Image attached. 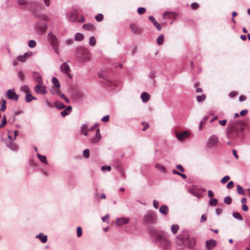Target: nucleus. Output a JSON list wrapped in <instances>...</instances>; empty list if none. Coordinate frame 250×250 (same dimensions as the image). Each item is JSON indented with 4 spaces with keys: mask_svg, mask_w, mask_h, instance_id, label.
Segmentation results:
<instances>
[{
    "mask_svg": "<svg viewBox=\"0 0 250 250\" xmlns=\"http://www.w3.org/2000/svg\"><path fill=\"white\" fill-rule=\"evenodd\" d=\"M83 27L84 29L87 30H94L95 29L94 26L92 24H83Z\"/></svg>",
    "mask_w": 250,
    "mask_h": 250,
    "instance_id": "nucleus-30",
    "label": "nucleus"
},
{
    "mask_svg": "<svg viewBox=\"0 0 250 250\" xmlns=\"http://www.w3.org/2000/svg\"><path fill=\"white\" fill-rule=\"evenodd\" d=\"M164 35L161 34L160 35L158 38L157 39V43L158 45H161L164 42Z\"/></svg>",
    "mask_w": 250,
    "mask_h": 250,
    "instance_id": "nucleus-37",
    "label": "nucleus"
},
{
    "mask_svg": "<svg viewBox=\"0 0 250 250\" xmlns=\"http://www.w3.org/2000/svg\"><path fill=\"white\" fill-rule=\"evenodd\" d=\"M233 185H234L233 182L232 181H230L229 182V183H228V184L227 185V188L228 189H230L233 188Z\"/></svg>",
    "mask_w": 250,
    "mask_h": 250,
    "instance_id": "nucleus-57",
    "label": "nucleus"
},
{
    "mask_svg": "<svg viewBox=\"0 0 250 250\" xmlns=\"http://www.w3.org/2000/svg\"><path fill=\"white\" fill-rule=\"evenodd\" d=\"M176 167L181 171V172H184L185 169L181 165L178 164L176 166Z\"/></svg>",
    "mask_w": 250,
    "mask_h": 250,
    "instance_id": "nucleus-59",
    "label": "nucleus"
},
{
    "mask_svg": "<svg viewBox=\"0 0 250 250\" xmlns=\"http://www.w3.org/2000/svg\"><path fill=\"white\" fill-rule=\"evenodd\" d=\"M54 105L59 110H62L65 108V105L61 102H55Z\"/></svg>",
    "mask_w": 250,
    "mask_h": 250,
    "instance_id": "nucleus-28",
    "label": "nucleus"
},
{
    "mask_svg": "<svg viewBox=\"0 0 250 250\" xmlns=\"http://www.w3.org/2000/svg\"><path fill=\"white\" fill-rule=\"evenodd\" d=\"M102 170L104 171H105V170H107V171H110L111 170V167L110 166H102Z\"/></svg>",
    "mask_w": 250,
    "mask_h": 250,
    "instance_id": "nucleus-56",
    "label": "nucleus"
},
{
    "mask_svg": "<svg viewBox=\"0 0 250 250\" xmlns=\"http://www.w3.org/2000/svg\"><path fill=\"white\" fill-rule=\"evenodd\" d=\"M78 15L79 12L76 9H74L68 17L69 20L72 22L79 21Z\"/></svg>",
    "mask_w": 250,
    "mask_h": 250,
    "instance_id": "nucleus-12",
    "label": "nucleus"
},
{
    "mask_svg": "<svg viewBox=\"0 0 250 250\" xmlns=\"http://www.w3.org/2000/svg\"><path fill=\"white\" fill-rule=\"evenodd\" d=\"M100 140L101 139H99L98 137H95L93 138H91L90 140V142L91 144H96L99 142Z\"/></svg>",
    "mask_w": 250,
    "mask_h": 250,
    "instance_id": "nucleus-47",
    "label": "nucleus"
},
{
    "mask_svg": "<svg viewBox=\"0 0 250 250\" xmlns=\"http://www.w3.org/2000/svg\"><path fill=\"white\" fill-rule=\"evenodd\" d=\"M236 92L235 91L230 92L229 95V96L230 98H234L236 95Z\"/></svg>",
    "mask_w": 250,
    "mask_h": 250,
    "instance_id": "nucleus-63",
    "label": "nucleus"
},
{
    "mask_svg": "<svg viewBox=\"0 0 250 250\" xmlns=\"http://www.w3.org/2000/svg\"><path fill=\"white\" fill-rule=\"evenodd\" d=\"M37 98L31 94L27 93L25 95V100L26 103H29L32 100H36Z\"/></svg>",
    "mask_w": 250,
    "mask_h": 250,
    "instance_id": "nucleus-25",
    "label": "nucleus"
},
{
    "mask_svg": "<svg viewBox=\"0 0 250 250\" xmlns=\"http://www.w3.org/2000/svg\"><path fill=\"white\" fill-rule=\"evenodd\" d=\"M155 167L156 169L162 173H165L166 172V168L163 165H161L159 164H156L155 166Z\"/></svg>",
    "mask_w": 250,
    "mask_h": 250,
    "instance_id": "nucleus-27",
    "label": "nucleus"
},
{
    "mask_svg": "<svg viewBox=\"0 0 250 250\" xmlns=\"http://www.w3.org/2000/svg\"><path fill=\"white\" fill-rule=\"evenodd\" d=\"M153 206L155 208L157 209L159 207L158 202L156 200H154L153 201Z\"/></svg>",
    "mask_w": 250,
    "mask_h": 250,
    "instance_id": "nucleus-61",
    "label": "nucleus"
},
{
    "mask_svg": "<svg viewBox=\"0 0 250 250\" xmlns=\"http://www.w3.org/2000/svg\"><path fill=\"white\" fill-rule=\"evenodd\" d=\"M28 45L31 48H34L36 45V42L33 40H31L28 42Z\"/></svg>",
    "mask_w": 250,
    "mask_h": 250,
    "instance_id": "nucleus-44",
    "label": "nucleus"
},
{
    "mask_svg": "<svg viewBox=\"0 0 250 250\" xmlns=\"http://www.w3.org/2000/svg\"><path fill=\"white\" fill-rule=\"evenodd\" d=\"M206 96L205 94H203L201 95H198L196 97L198 102L200 103L204 101L206 99Z\"/></svg>",
    "mask_w": 250,
    "mask_h": 250,
    "instance_id": "nucleus-35",
    "label": "nucleus"
},
{
    "mask_svg": "<svg viewBox=\"0 0 250 250\" xmlns=\"http://www.w3.org/2000/svg\"><path fill=\"white\" fill-rule=\"evenodd\" d=\"M224 201L226 204L230 205L232 202V199L230 196H228L224 198Z\"/></svg>",
    "mask_w": 250,
    "mask_h": 250,
    "instance_id": "nucleus-39",
    "label": "nucleus"
},
{
    "mask_svg": "<svg viewBox=\"0 0 250 250\" xmlns=\"http://www.w3.org/2000/svg\"><path fill=\"white\" fill-rule=\"evenodd\" d=\"M129 218L127 217H121L118 218L115 222V225L117 226H121L126 224L129 222Z\"/></svg>",
    "mask_w": 250,
    "mask_h": 250,
    "instance_id": "nucleus-14",
    "label": "nucleus"
},
{
    "mask_svg": "<svg viewBox=\"0 0 250 250\" xmlns=\"http://www.w3.org/2000/svg\"><path fill=\"white\" fill-rule=\"evenodd\" d=\"M120 172L121 174V176L122 178H125L126 177L125 171L124 169L122 168H120Z\"/></svg>",
    "mask_w": 250,
    "mask_h": 250,
    "instance_id": "nucleus-62",
    "label": "nucleus"
},
{
    "mask_svg": "<svg viewBox=\"0 0 250 250\" xmlns=\"http://www.w3.org/2000/svg\"><path fill=\"white\" fill-rule=\"evenodd\" d=\"M207 248L210 250L215 247L217 245V242L213 239H210L206 242Z\"/></svg>",
    "mask_w": 250,
    "mask_h": 250,
    "instance_id": "nucleus-18",
    "label": "nucleus"
},
{
    "mask_svg": "<svg viewBox=\"0 0 250 250\" xmlns=\"http://www.w3.org/2000/svg\"><path fill=\"white\" fill-rule=\"evenodd\" d=\"M83 155L84 157L85 158H88L89 157V149L87 148L83 150Z\"/></svg>",
    "mask_w": 250,
    "mask_h": 250,
    "instance_id": "nucleus-48",
    "label": "nucleus"
},
{
    "mask_svg": "<svg viewBox=\"0 0 250 250\" xmlns=\"http://www.w3.org/2000/svg\"><path fill=\"white\" fill-rule=\"evenodd\" d=\"M82 235V229L81 227H78L77 229V236L80 237Z\"/></svg>",
    "mask_w": 250,
    "mask_h": 250,
    "instance_id": "nucleus-50",
    "label": "nucleus"
},
{
    "mask_svg": "<svg viewBox=\"0 0 250 250\" xmlns=\"http://www.w3.org/2000/svg\"><path fill=\"white\" fill-rule=\"evenodd\" d=\"M208 116H205L203 119L200 121V125H199V129L200 130H201L202 129V125L203 124H204L206 120H208Z\"/></svg>",
    "mask_w": 250,
    "mask_h": 250,
    "instance_id": "nucleus-43",
    "label": "nucleus"
},
{
    "mask_svg": "<svg viewBox=\"0 0 250 250\" xmlns=\"http://www.w3.org/2000/svg\"><path fill=\"white\" fill-rule=\"evenodd\" d=\"M6 122H7L6 118L5 116H3L2 117V123L0 125V127H2L3 126H4L5 125V124H6Z\"/></svg>",
    "mask_w": 250,
    "mask_h": 250,
    "instance_id": "nucleus-52",
    "label": "nucleus"
},
{
    "mask_svg": "<svg viewBox=\"0 0 250 250\" xmlns=\"http://www.w3.org/2000/svg\"><path fill=\"white\" fill-rule=\"evenodd\" d=\"M11 131H8L7 138L2 139L1 141L3 142L6 146L12 151H16V143H15L14 138L11 135Z\"/></svg>",
    "mask_w": 250,
    "mask_h": 250,
    "instance_id": "nucleus-5",
    "label": "nucleus"
},
{
    "mask_svg": "<svg viewBox=\"0 0 250 250\" xmlns=\"http://www.w3.org/2000/svg\"><path fill=\"white\" fill-rule=\"evenodd\" d=\"M219 139L218 137L215 135H211L208 140L206 147L208 148H211L217 146Z\"/></svg>",
    "mask_w": 250,
    "mask_h": 250,
    "instance_id": "nucleus-8",
    "label": "nucleus"
},
{
    "mask_svg": "<svg viewBox=\"0 0 250 250\" xmlns=\"http://www.w3.org/2000/svg\"><path fill=\"white\" fill-rule=\"evenodd\" d=\"M157 220L156 212L152 210L147 211L144 216V221L148 224H155Z\"/></svg>",
    "mask_w": 250,
    "mask_h": 250,
    "instance_id": "nucleus-6",
    "label": "nucleus"
},
{
    "mask_svg": "<svg viewBox=\"0 0 250 250\" xmlns=\"http://www.w3.org/2000/svg\"><path fill=\"white\" fill-rule=\"evenodd\" d=\"M18 76L19 79L21 81L23 82L25 79V76L24 72L22 71H19L18 72Z\"/></svg>",
    "mask_w": 250,
    "mask_h": 250,
    "instance_id": "nucleus-36",
    "label": "nucleus"
},
{
    "mask_svg": "<svg viewBox=\"0 0 250 250\" xmlns=\"http://www.w3.org/2000/svg\"><path fill=\"white\" fill-rule=\"evenodd\" d=\"M7 96L10 100H16V92H15V89H8L7 91Z\"/></svg>",
    "mask_w": 250,
    "mask_h": 250,
    "instance_id": "nucleus-19",
    "label": "nucleus"
},
{
    "mask_svg": "<svg viewBox=\"0 0 250 250\" xmlns=\"http://www.w3.org/2000/svg\"><path fill=\"white\" fill-rule=\"evenodd\" d=\"M97 21H101L104 19V16L102 14H98L95 17Z\"/></svg>",
    "mask_w": 250,
    "mask_h": 250,
    "instance_id": "nucleus-45",
    "label": "nucleus"
},
{
    "mask_svg": "<svg viewBox=\"0 0 250 250\" xmlns=\"http://www.w3.org/2000/svg\"><path fill=\"white\" fill-rule=\"evenodd\" d=\"M146 11L145 8L143 7H139L137 9V12L139 15L143 14Z\"/></svg>",
    "mask_w": 250,
    "mask_h": 250,
    "instance_id": "nucleus-49",
    "label": "nucleus"
},
{
    "mask_svg": "<svg viewBox=\"0 0 250 250\" xmlns=\"http://www.w3.org/2000/svg\"><path fill=\"white\" fill-rule=\"evenodd\" d=\"M141 98L143 102L146 103L150 99V95L146 92H143L141 94Z\"/></svg>",
    "mask_w": 250,
    "mask_h": 250,
    "instance_id": "nucleus-24",
    "label": "nucleus"
},
{
    "mask_svg": "<svg viewBox=\"0 0 250 250\" xmlns=\"http://www.w3.org/2000/svg\"><path fill=\"white\" fill-rule=\"evenodd\" d=\"M59 89V88H57L54 90H51L52 94L59 96L61 94V91Z\"/></svg>",
    "mask_w": 250,
    "mask_h": 250,
    "instance_id": "nucleus-53",
    "label": "nucleus"
},
{
    "mask_svg": "<svg viewBox=\"0 0 250 250\" xmlns=\"http://www.w3.org/2000/svg\"><path fill=\"white\" fill-rule=\"evenodd\" d=\"M232 216L234 218L239 221H242L243 219V217L238 212H233L232 213Z\"/></svg>",
    "mask_w": 250,
    "mask_h": 250,
    "instance_id": "nucleus-32",
    "label": "nucleus"
},
{
    "mask_svg": "<svg viewBox=\"0 0 250 250\" xmlns=\"http://www.w3.org/2000/svg\"><path fill=\"white\" fill-rule=\"evenodd\" d=\"M237 193L239 194L245 195V191L243 188L240 185H237Z\"/></svg>",
    "mask_w": 250,
    "mask_h": 250,
    "instance_id": "nucleus-38",
    "label": "nucleus"
},
{
    "mask_svg": "<svg viewBox=\"0 0 250 250\" xmlns=\"http://www.w3.org/2000/svg\"><path fill=\"white\" fill-rule=\"evenodd\" d=\"M47 39H48V41L50 42L51 45L53 44L54 43H56L58 42L57 38L51 32L48 33V36H47Z\"/></svg>",
    "mask_w": 250,
    "mask_h": 250,
    "instance_id": "nucleus-16",
    "label": "nucleus"
},
{
    "mask_svg": "<svg viewBox=\"0 0 250 250\" xmlns=\"http://www.w3.org/2000/svg\"><path fill=\"white\" fill-rule=\"evenodd\" d=\"M228 125L230 126L227 131V137L229 139L234 140L241 136V133H242L243 132V128H242L241 129L236 128L233 125L232 121L229 122Z\"/></svg>",
    "mask_w": 250,
    "mask_h": 250,
    "instance_id": "nucleus-3",
    "label": "nucleus"
},
{
    "mask_svg": "<svg viewBox=\"0 0 250 250\" xmlns=\"http://www.w3.org/2000/svg\"><path fill=\"white\" fill-rule=\"evenodd\" d=\"M35 29L39 34H43L46 32L47 28V24L46 23H42L40 21H37L35 23Z\"/></svg>",
    "mask_w": 250,
    "mask_h": 250,
    "instance_id": "nucleus-9",
    "label": "nucleus"
},
{
    "mask_svg": "<svg viewBox=\"0 0 250 250\" xmlns=\"http://www.w3.org/2000/svg\"><path fill=\"white\" fill-rule=\"evenodd\" d=\"M88 125L87 124H83L81 129V131L82 132L87 131Z\"/></svg>",
    "mask_w": 250,
    "mask_h": 250,
    "instance_id": "nucleus-54",
    "label": "nucleus"
},
{
    "mask_svg": "<svg viewBox=\"0 0 250 250\" xmlns=\"http://www.w3.org/2000/svg\"><path fill=\"white\" fill-rule=\"evenodd\" d=\"M147 231L150 236L160 248L164 250H168L170 248L171 242L165 232L160 231L153 227H148Z\"/></svg>",
    "mask_w": 250,
    "mask_h": 250,
    "instance_id": "nucleus-1",
    "label": "nucleus"
},
{
    "mask_svg": "<svg viewBox=\"0 0 250 250\" xmlns=\"http://www.w3.org/2000/svg\"><path fill=\"white\" fill-rule=\"evenodd\" d=\"M6 102L5 100H2V103H1V107H0V110L2 112L4 111L6 109Z\"/></svg>",
    "mask_w": 250,
    "mask_h": 250,
    "instance_id": "nucleus-46",
    "label": "nucleus"
},
{
    "mask_svg": "<svg viewBox=\"0 0 250 250\" xmlns=\"http://www.w3.org/2000/svg\"><path fill=\"white\" fill-rule=\"evenodd\" d=\"M33 15L36 19H41L45 21H50V18L46 15L36 13L35 9L33 10Z\"/></svg>",
    "mask_w": 250,
    "mask_h": 250,
    "instance_id": "nucleus-15",
    "label": "nucleus"
},
{
    "mask_svg": "<svg viewBox=\"0 0 250 250\" xmlns=\"http://www.w3.org/2000/svg\"><path fill=\"white\" fill-rule=\"evenodd\" d=\"M218 202V199L216 198H211L209 199V205L210 206H216Z\"/></svg>",
    "mask_w": 250,
    "mask_h": 250,
    "instance_id": "nucleus-34",
    "label": "nucleus"
},
{
    "mask_svg": "<svg viewBox=\"0 0 250 250\" xmlns=\"http://www.w3.org/2000/svg\"><path fill=\"white\" fill-rule=\"evenodd\" d=\"M230 179V177L228 175L224 176L221 180V183L222 184H225Z\"/></svg>",
    "mask_w": 250,
    "mask_h": 250,
    "instance_id": "nucleus-51",
    "label": "nucleus"
},
{
    "mask_svg": "<svg viewBox=\"0 0 250 250\" xmlns=\"http://www.w3.org/2000/svg\"><path fill=\"white\" fill-rule=\"evenodd\" d=\"M36 238L39 239L43 243H46L47 241V236L46 235H43L42 233H39L36 236Z\"/></svg>",
    "mask_w": 250,
    "mask_h": 250,
    "instance_id": "nucleus-23",
    "label": "nucleus"
},
{
    "mask_svg": "<svg viewBox=\"0 0 250 250\" xmlns=\"http://www.w3.org/2000/svg\"><path fill=\"white\" fill-rule=\"evenodd\" d=\"M109 116L106 115L102 118V121L104 122H107L109 121Z\"/></svg>",
    "mask_w": 250,
    "mask_h": 250,
    "instance_id": "nucleus-64",
    "label": "nucleus"
},
{
    "mask_svg": "<svg viewBox=\"0 0 250 250\" xmlns=\"http://www.w3.org/2000/svg\"><path fill=\"white\" fill-rule=\"evenodd\" d=\"M176 243L177 245L181 247L180 249H183L184 247L192 248L195 245L196 241L193 237L183 235L178 236L177 237Z\"/></svg>",
    "mask_w": 250,
    "mask_h": 250,
    "instance_id": "nucleus-2",
    "label": "nucleus"
},
{
    "mask_svg": "<svg viewBox=\"0 0 250 250\" xmlns=\"http://www.w3.org/2000/svg\"><path fill=\"white\" fill-rule=\"evenodd\" d=\"M168 207L167 205H163L160 208L159 211L163 215H166L168 213Z\"/></svg>",
    "mask_w": 250,
    "mask_h": 250,
    "instance_id": "nucleus-22",
    "label": "nucleus"
},
{
    "mask_svg": "<svg viewBox=\"0 0 250 250\" xmlns=\"http://www.w3.org/2000/svg\"><path fill=\"white\" fill-rule=\"evenodd\" d=\"M179 227L177 224L172 225L171 226V230L173 234L176 233L178 230H179Z\"/></svg>",
    "mask_w": 250,
    "mask_h": 250,
    "instance_id": "nucleus-33",
    "label": "nucleus"
},
{
    "mask_svg": "<svg viewBox=\"0 0 250 250\" xmlns=\"http://www.w3.org/2000/svg\"><path fill=\"white\" fill-rule=\"evenodd\" d=\"M95 136L96 137H98L99 139H101L102 136L100 133V128H97Z\"/></svg>",
    "mask_w": 250,
    "mask_h": 250,
    "instance_id": "nucleus-60",
    "label": "nucleus"
},
{
    "mask_svg": "<svg viewBox=\"0 0 250 250\" xmlns=\"http://www.w3.org/2000/svg\"><path fill=\"white\" fill-rule=\"evenodd\" d=\"M148 19L153 24L154 26L156 28L157 30L160 31L162 29V26H161V24L157 21L155 19V18L153 16H149L148 17Z\"/></svg>",
    "mask_w": 250,
    "mask_h": 250,
    "instance_id": "nucleus-17",
    "label": "nucleus"
},
{
    "mask_svg": "<svg viewBox=\"0 0 250 250\" xmlns=\"http://www.w3.org/2000/svg\"><path fill=\"white\" fill-rule=\"evenodd\" d=\"M199 6V4L196 2H193L191 4V8L193 10L197 9Z\"/></svg>",
    "mask_w": 250,
    "mask_h": 250,
    "instance_id": "nucleus-55",
    "label": "nucleus"
},
{
    "mask_svg": "<svg viewBox=\"0 0 250 250\" xmlns=\"http://www.w3.org/2000/svg\"><path fill=\"white\" fill-rule=\"evenodd\" d=\"M38 84L34 87V90L38 94L44 95L47 93V90L45 86H42V81L41 76H39V80H37Z\"/></svg>",
    "mask_w": 250,
    "mask_h": 250,
    "instance_id": "nucleus-7",
    "label": "nucleus"
},
{
    "mask_svg": "<svg viewBox=\"0 0 250 250\" xmlns=\"http://www.w3.org/2000/svg\"><path fill=\"white\" fill-rule=\"evenodd\" d=\"M31 10L33 14V10L35 9L36 13H38L39 11H41L42 9V3L37 0H34L31 2Z\"/></svg>",
    "mask_w": 250,
    "mask_h": 250,
    "instance_id": "nucleus-11",
    "label": "nucleus"
},
{
    "mask_svg": "<svg viewBox=\"0 0 250 250\" xmlns=\"http://www.w3.org/2000/svg\"><path fill=\"white\" fill-rule=\"evenodd\" d=\"M37 157L39 158L40 161L42 162L43 164H47L48 163L47 159L45 156L42 155L40 153H38L37 154Z\"/></svg>",
    "mask_w": 250,
    "mask_h": 250,
    "instance_id": "nucleus-26",
    "label": "nucleus"
},
{
    "mask_svg": "<svg viewBox=\"0 0 250 250\" xmlns=\"http://www.w3.org/2000/svg\"><path fill=\"white\" fill-rule=\"evenodd\" d=\"M32 54L33 53L32 52H26L22 55L18 56L17 57V61L21 62H25L32 55Z\"/></svg>",
    "mask_w": 250,
    "mask_h": 250,
    "instance_id": "nucleus-13",
    "label": "nucleus"
},
{
    "mask_svg": "<svg viewBox=\"0 0 250 250\" xmlns=\"http://www.w3.org/2000/svg\"><path fill=\"white\" fill-rule=\"evenodd\" d=\"M52 82L54 85V86L56 87V88H60V84L57 78H56V77H53L52 79Z\"/></svg>",
    "mask_w": 250,
    "mask_h": 250,
    "instance_id": "nucleus-31",
    "label": "nucleus"
},
{
    "mask_svg": "<svg viewBox=\"0 0 250 250\" xmlns=\"http://www.w3.org/2000/svg\"><path fill=\"white\" fill-rule=\"evenodd\" d=\"M89 44L90 45L93 46L96 44V40L94 38V37L92 36L90 38L89 41Z\"/></svg>",
    "mask_w": 250,
    "mask_h": 250,
    "instance_id": "nucleus-41",
    "label": "nucleus"
},
{
    "mask_svg": "<svg viewBox=\"0 0 250 250\" xmlns=\"http://www.w3.org/2000/svg\"><path fill=\"white\" fill-rule=\"evenodd\" d=\"M188 135V133L187 131H184L182 133H176V136L177 139L180 141H182L186 138Z\"/></svg>",
    "mask_w": 250,
    "mask_h": 250,
    "instance_id": "nucleus-21",
    "label": "nucleus"
},
{
    "mask_svg": "<svg viewBox=\"0 0 250 250\" xmlns=\"http://www.w3.org/2000/svg\"><path fill=\"white\" fill-rule=\"evenodd\" d=\"M21 91L25 92V93H27V92H30V88L29 87V86L27 85H22L21 88Z\"/></svg>",
    "mask_w": 250,
    "mask_h": 250,
    "instance_id": "nucleus-40",
    "label": "nucleus"
},
{
    "mask_svg": "<svg viewBox=\"0 0 250 250\" xmlns=\"http://www.w3.org/2000/svg\"><path fill=\"white\" fill-rule=\"evenodd\" d=\"M60 70L63 73L66 74L68 78L71 79L72 76L70 74V68L66 62L63 63L60 66Z\"/></svg>",
    "mask_w": 250,
    "mask_h": 250,
    "instance_id": "nucleus-10",
    "label": "nucleus"
},
{
    "mask_svg": "<svg viewBox=\"0 0 250 250\" xmlns=\"http://www.w3.org/2000/svg\"><path fill=\"white\" fill-rule=\"evenodd\" d=\"M130 27L132 32L135 34H139L141 32V29L135 24H131Z\"/></svg>",
    "mask_w": 250,
    "mask_h": 250,
    "instance_id": "nucleus-20",
    "label": "nucleus"
},
{
    "mask_svg": "<svg viewBox=\"0 0 250 250\" xmlns=\"http://www.w3.org/2000/svg\"><path fill=\"white\" fill-rule=\"evenodd\" d=\"M51 46L53 48V49L55 50L56 53L57 54H59V44L58 42L56 43H54L53 44H51Z\"/></svg>",
    "mask_w": 250,
    "mask_h": 250,
    "instance_id": "nucleus-42",
    "label": "nucleus"
},
{
    "mask_svg": "<svg viewBox=\"0 0 250 250\" xmlns=\"http://www.w3.org/2000/svg\"><path fill=\"white\" fill-rule=\"evenodd\" d=\"M78 61L84 62L90 60V53L88 49L83 47H79L75 54Z\"/></svg>",
    "mask_w": 250,
    "mask_h": 250,
    "instance_id": "nucleus-4",
    "label": "nucleus"
},
{
    "mask_svg": "<svg viewBox=\"0 0 250 250\" xmlns=\"http://www.w3.org/2000/svg\"><path fill=\"white\" fill-rule=\"evenodd\" d=\"M84 38V36L82 33H77L75 36V40L76 41H82Z\"/></svg>",
    "mask_w": 250,
    "mask_h": 250,
    "instance_id": "nucleus-29",
    "label": "nucleus"
},
{
    "mask_svg": "<svg viewBox=\"0 0 250 250\" xmlns=\"http://www.w3.org/2000/svg\"><path fill=\"white\" fill-rule=\"evenodd\" d=\"M69 113L68 112L65 110V109H64L60 113V114L61 116L63 117H65L66 116L68 115Z\"/></svg>",
    "mask_w": 250,
    "mask_h": 250,
    "instance_id": "nucleus-58",
    "label": "nucleus"
}]
</instances>
